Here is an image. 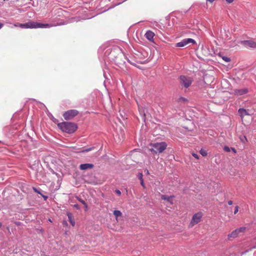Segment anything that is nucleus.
Wrapping results in <instances>:
<instances>
[{"instance_id":"423d86ee","label":"nucleus","mask_w":256,"mask_h":256,"mask_svg":"<svg viewBox=\"0 0 256 256\" xmlns=\"http://www.w3.org/2000/svg\"><path fill=\"white\" fill-rule=\"evenodd\" d=\"M78 114V112L76 110H70L65 112L63 115L66 120L72 118Z\"/></svg>"},{"instance_id":"4be33fe9","label":"nucleus","mask_w":256,"mask_h":256,"mask_svg":"<svg viewBox=\"0 0 256 256\" xmlns=\"http://www.w3.org/2000/svg\"><path fill=\"white\" fill-rule=\"evenodd\" d=\"M93 149V148H86V149H84L83 150L82 152H88L89 151H90L91 150H92Z\"/></svg>"},{"instance_id":"e433bc0d","label":"nucleus","mask_w":256,"mask_h":256,"mask_svg":"<svg viewBox=\"0 0 256 256\" xmlns=\"http://www.w3.org/2000/svg\"><path fill=\"white\" fill-rule=\"evenodd\" d=\"M20 24H14V26H20Z\"/></svg>"},{"instance_id":"c756f323","label":"nucleus","mask_w":256,"mask_h":256,"mask_svg":"<svg viewBox=\"0 0 256 256\" xmlns=\"http://www.w3.org/2000/svg\"><path fill=\"white\" fill-rule=\"evenodd\" d=\"M140 184L142 186H144V182L143 179L140 180Z\"/></svg>"},{"instance_id":"4c0bfd02","label":"nucleus","mask_w":256,"mask_h":256,"mask_svg":"<svg viewBox=\"0 0 256 256\" xmlns=\"http://www.w3.org/2000/svg\"><path fill=\"white\" fill-rule=\"evenodd\" d=\"M231 149L232 150V151H233L234 152H236V150H235V149H234V148H231Z\"/></svg>"},{"instance_id":"b1692460","label":"nucleus","mask_w":256,"mask_h":256,"mask_svg":"<svg viewBox=\"0 0 256 256\" xmlns=\"http://www.w3.org/2000/svg\"><path fill=\"white\" fill-rule=\"evenodd\" d=\"M239 207L238 206H236L234 207V214H236L238 212Z\"/></svg>"},{"instance_id":"f03ea898","label":"nucleus","mask_w":256,"mask_h":256,"mask_svg":"<svg viewBox=\"0 0 256 256\" xmlns=\"http://www.w3.org/2000/svg\"><path fill=\"white\" fill-rule=\"evenodd\" d=\"M58 128L62 131L71 134L74 132L78 127L76 124L71 122H63L58 124Z\"/></svg>"},{"instance_id":"9d476101","label":"nucleus","mask_w":256,"mask_h":256,"mask_svg":"<svg viewBox=\"0 0 256 256\" xmlns=\"http://www.w3.org/2000/svg\"><path fill=\"white\" fill-rule=\"evenodd\" d=\"M154 36V33L150 30L147 31L145 34L146 38L150 41L153 40Z\"/></svg>"},{"instance_id":"f257e3e1","label":"nucleus","mask_w":256,"mask_h":256,"mask_svg":"<svg viewBox=\"0 0 256 256\" xmlns=\"http://www.w3.org/2000/svg\"><path fill=\"white\" fill-rule=\"evenodd\" d=\"M53 25L48 24H41L33 21L28 22L26 24H20V27L24 28H50Z\"/></svg>"},{"instance_id":"f8f14e48","label":"nucleus","mask_w":256,"mask_h":256,"mask_svg":"<svg viewBox=\"0 0 256 256\" xmlns=\"http://www.w3.org/2000/svg\"><path fill=\"white\" fill-rule=\"evenodd\" d=\"M239 234L238 232L236 230V229L234 230L230 234H228V237L229 240L231 238H235L238 236Z\"/></svg>"},{"instance_id":"ea45409f","label":"nucleus","mask_w":256,"mask_h":256,"mask_svg":"<svg viewBox=\"0 0 256 256\" xmlns=\"http://www.w3.org/2000/svg\"><path fill=\"white\" fill-rule=\"evenodd\" d=\"M63 224H66V221H64L63 222Z\"/></svg>"},{"instance_id":"20e7f679","label":"nucleus","mask_w":256,"mask_h":256,"mask_svg":"<svg viewBox=\"0 0 256 256\" xmlns=\"http://www.w3.org/2000/svg\"><path fill=\"white\" fill-rule=\"evenodd\" d=\"M150 146V150L157 154L162 152L166 148L167 144L165 142H162L151 144Z\"/></svg>"},{"instance_id":"bb28decb","label":"nucleus","mask_w":256,"mask_h":256,"mask_svg":"<svg viewBox=\"0 0 256 256\" xmlns=\"http://www.w3.org/2000/svg\"><path fill=\"white\" fill-rule=\"evenodd\" d=\"M192 156L194 157L196 159H198V154L195 153L192 154Z\"/></svg>"},{"instance_id":"58836bf2","label":"nucleus","mask_w":256,"mask_h":256,"mask_svg":"<svg viewBox=\"0 0 256 256\" xmlns=\"http://www.w3.org/2000/svg\"><path fill=\"white\" fill-rule=\"evenodd\" d=\"M3 24L1 23H0V29L2 28Z\"/></svg>"},{"instance_id":"c85d7f7f","label":"nucleus","mask_w":256,"mask_h":256,"mask_svg":"<svg viewBox=\"0 0 256 256\" xmlns=\"http://www.w3.org/2000/svg\"><path fill=\"white\" fill-rule=\"evenodd\" d=\"M74 207L78 210L80 208V206L78 204H74Z\"/></svg>"},{"instance_id":"c9c22d12","label":"nucleus","mask_w":256,"mask_h":256,"mask_svg":"<svg viewBox=\"0 0 256 256\" xmlns=\"http://www.w3.org/2000/svg\"><path fill=\"white\" fill-rule=\"evenodd\" d=\"M228 2L230 3L233 2L234 0H226Z\"/></svg>"},{"instance_id":"a878e982","label":"nucleus","mask_w":256,"mask_h":256,"mask_svg":"<svg viewBox=\"0 0 256 256\" xmlns=\"http://www.w3.org/2000/svg\"><path fill=\"white\" fill-rule=\"evenodd\" d=\"M33 190H34L35 192H37V193H38V194H40L42 195V194L40 193V191H38V190L36 188H34H34H33Z\"/></svg>"},{"instance_id":"cd10ccee","label":"nucleus","mask_w":256,"mask_h":256,"mask_svg":"<svg viewBox=\"0 0 256 256\" xmlns=\"http://www.w3.org/2000/svg\"><path fill=\"white\" fill-rule=\"evenodd\" d=\"M115 192H116V194H118V196H120L121 194V192L120 190H116Z\"/></svg>"},{"instance_id":"6e6552de","label":"nucleus","mask_w":256,"mask_h":256,"mask_svg":"<svg viewBox=\"0 0 256 256\" xmlns=\"http://www.w3.org/2000/svg\"><path fill=\"white\" fill-rule=\"evenodd\" d=\"M239 43L246 47L256 48V42L252 40H241Z\"/></svg>"},{"instance_id":"9b49d317","label":"nucleus","mask_w":256,"mask_h":256,"mask_svg":"<svg viewBox=\"0 0 256 256\" xmlns=\"http://www.w3.org/2000/svg\"><path fill=\"white\" fill-rule=\"evenodd\" d=\"M248 90L246 88L234 90V94L238 96H241L246 94Z\"/></svg>"},{"instance_id":"412c9836","label":"nucleus","mask_w":256,"mask_h":256,"mask_svg":"<svg viewBox=\"0 0 256 256\" xmlns=\"http://www.w3.org/2000/svg\"><path fill=\"white\" fill-rule=\"evenodd\" d=\"M139 112H140V114L142 116V118H144V116H145V114H144V111H142V110L139 108Z\"/></svg>"},{"instance_id":"393cba45","label":"nucleus","mask_w":256,"mask_h":256,"mask_svg":"<svg viewBox=\"0 0 256 256\" xmlns=\"http://www.w3.org/2000/svg\"><path fill=\"white\" fill-rule=\"evenodd\" d=\"M142 176H143V174H142V173H139V174H138V178H139L140 180H141L142 179H143V178H142Z\"/></svg>"},{"instance_id":"dca6fc26","label":"nucleus","mask_w":256,"mask_h":256,"mask_svg":"<svg viewBox=\"0 0 256 256\" xmlns=\"http://www.w3.org/2000/svg\"><path fill=\"white\" fill-rule=\"evenodd\" d=\"M114 215L116 218L117 219L118 217L122 216V214L120 210H115L114 211Z\"/></svg>"},{"instance_id":"0eeeda50","label":"nucleus","mask_w":256,"mask_h":256,"mask_svg":"<svg viewBox=\"0 0 256 256\" xmlns=\"http://www.w3.org/2000/svg\"><path fill=\"white\" fill-rule=\"evenodd\" d=\"M195 40L192 38H184L176 44L177 47H184L189 44H194Z\"/></svg>"},{"instance_id":"473e14b6","label":"nucleus","mask_w":256,"mask_h":256,"mask_svg":"<svg viewBox=\"0 0 256 256\" xmlns=\"http://www.w3.org/2000/svg\"><path fill=\"white\" fill-rule=\"evenodd\" d=\"M42 196L44 198V200H47V198H48V196H44V195H42Z\"/></svg>"},{"instance_id":"6ab92c4d","label":"nucleus","mask_w":256,"mask_h":256,"mask_svg":"<svg viewBox=\"0 0 256 256\" xmlns=\"http://www.w3.org/2000/svg\"><path fill=\"white\" fill-rule=\"evenodd\" d=\"M200 153L204 156H206L207 155L206 151V150H203V149H202L200 150Z\"/></svg>"},{"instance_id":"72a5a7b5","label":"nucleus","mask_w":256,"mask_h":256,"mask_svg":"<svg viewBox=\"0 0 256 256\" xmlns=\"http://www.w3.org/2000/svg\"><path fill=\"white\" fill-rule=\"evenodd\" d=\"M144 172H146V174H149V172H148V170H144Z\"/></svg>"},{"instance_id":"f3484780","label":"nucleus","mask_w":256,"mask_h":256,"mask_svg":"<svg viewBox=\"0 0 256 256\" xmlns=\"http://www.w3.org/2000/svg\"><path fill=\"white\" fill-rule=\"evenodd\" d=\"M236 230L238 232V234H240V232H244L246 230V228L245 227H241L240 228H236Z\"/></svg>"},{"instance_id":"a211bd4d","label":"nucleus","mask_w":256,"mask_h":256,"mask_svg":"<svg viewBox=\"0 0 256 256\" xmlns=\"http://www.w3.org/2000/svg\"><path fill=\"white\" fill-rule=\"evenodd\" d=\"M221 56L222 59L225 61L226 62H229L230 60V58L227 57V56Z\"/></svg>"},{"instance_id":"39448f33","label":"nucleus","mask_w":256,"mask_h":256,"mask_svg":"<svg viewBox=\"0 0 256 256\" xmlns=\"http://www.w3.org/2000/svg\"><path fill=\"white\" fill-rule=\"evenodd\" d=\"M202 216V214L200 212L194 214L190 223V226L192 227L194 225L198 224L200 221Z\"/></svg>"},{"instance_id":"5701e85b","label":"nucleus","mask_w":256,"mask_h":256,"mask_svg":"<svg viewBox=\"0 0 256 256\" xmlns=\"http://www.w3.org/2000/svg\"><path fill=\"white\" fill-rule=\"evenodd\" d=\"M224 151L226 152H230V148L227 146H226L224 148Z\"/></svg>"},{"instance_id":"1a4fd4ad","label":"nucleus","mask_w":256,"mask_h":256,"mask_svg":"<svg viewBox=\"0 0 256 256\" xmlns=\"http://www.w3.org/2000/svg\"><path fill=\"white\" fill-rule=\"evenodd\" d=\"M94 166L92 164H84L80 166V168L81 170H86L90 168H92Z\"/></svg>"},{"instance_id":"f704fd0d","label":"nucleus","mask_w":256,"mask_h":256,"mask_svg":"<svg viewBox=\"0 0 256 256\" xmlns=\"http://www.w3.org/2000/svg\"><path fill=\"white\" fill-rule=\"evenodd\" d=\"M215 0H206L207 2H208L210 3L214 1Z\"/></svg>"},{"instance_id":"a19ab883","label":"nucleus","mask_w":256,"mask_h":256,"mask_svg":"<svg viewBox=\"0 0 256 256\" xmlns=\"http://www.w3.org/2000/svg\"><path fill=\"white\" fill-rule=\"evenodd\" d=\"M2 226V223H1V222H0V227H1V226Z\"/></svg>"},{"instance_id":"7c9ffc66","label":"nucleus","mask_w":256,"mask_h":256,"mask_svg":"<svg viewBox=\"0 0 256 256\" xmlns=\"http://www.w3.org/2000/svg\"><path fill=\"white\" fill-rule=\"evenodd\" d=\"M228 203V205L231 206L233 202L232 200H229Z\"/></svg>"},{"instance_id":"ddd939ff","label":"nucleus","mask_w":256,"mask_h":256,"mask_svg":"<svg viewBox=\"0 0 256 256\" xmlns=\"http://www.w3.org/2000/svg\"><path fill=\"white\" fill-rule=\"evenodd\" d=\"M238 112L242 118H243L244 116L248 115L246 110L244 108H240Z\"/></svg>"},{"instance_id":"7ed1b4c3","label":"nucleus","mask_w":256,"mask_h":256,"mask_svg":"<svg viewBox=\"0 0 256 256\" xmlns=\"http://www.w3.org/2000/svg\"><path fill=\"white\" fill-rule=\"evenodd\" d=\"M193 82V78L186 76H181L179 78V83L182 88L185 91L191 86Z\"/></svg>"},{"instance_id":"4468645a","label":"nucleus","mask_w":256,"mask_h":256,"mask_svg":"<svg viewBox=\"0 0 256 256\" xmlns=\"http://www.w3.org/2000/svg\"><path fill=\"white\" fill-rule=\"evenodd\" d=\"M161 198L163 200H167L170 202V204H172V196H168L166 195H162L161 196Z\"/></svg>"},{"instance_id":"2eb2a0df","label":"nucleus","mask_w":256,"mask_h":256,"mask_svg":"<svg viewBox=\"0 0 256 256\" xmlns=\"http://www.w3.org/2000/svg\"><path fill=\"white\" fill-rule=\"evenodd\" d=\"M67 216H68L70 222L72 226H74L75 224V222L74 220L72 218V214L68 212V213Z\"/></svg>"},{"instance_id":"2f4dec72","label":"nucleus","mask_w":256,"mask_h":256,"mask_svg":"<svg viewBox=\"0 0 256 256\" xmlns=\"http://www.w3.org/2000/svg\"><path fill=\"white\" fill-rule=\"evenodd\" d=\"M14 223H15V224H16V225H17V226H19V225H20V224H21V222H16Z\"/></svg>"},{"instance_id":"aec40b11","label":"nucleus","mask_w":256,"mask_h":256,"mask_svg":"<svg viewBox=\"0 0 256 256\" xmlns=\"http://www.w3.org/2000/svg\"><path fill=\"white\" fill-rule=\"evenodd\" d=\"M78 200L82 204L84 205V206L86 208V210L88 209L87 204L85 202L84 200H82V199H79Z\"/></svg>"}]
</instances>
